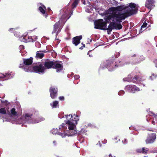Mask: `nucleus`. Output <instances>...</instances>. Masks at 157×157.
Masks as SVG:
<instances>
[{
  "label": "nucleus",
  "mask_w": 157,
  "mask_h": 157,
  "mask_svg": "<svg viewBox=\"0 0 157 157\" xmlns=\"http://www.w3.org/2000/svg\"><path fill=\"white\" fill-rule=\"evenodd\" d=\"M109 157H115V156L112 155L111 154H110L109 155Z\"/></svg>",
  "instance_id": "nucleus-51"
},
{
  "label": "nucleus",
  "mask_w": 157,
  "mask_h": 157,
  "mask_svg": "<svg viewBox=\"0 0 157 157\" xmlns=\"http://www.w3.org/2000/svg\"><path fill=\"white\" fill-rule=\"evenodd\" d=\"M14 76V73L12 72L6 73L5 74L0 73V78L3 79V80H7L12 78Z\"/></svg>",
  "instance_id": "nucleus-12"
},
{
  "label": "nucleus",
  "mask_w": 157,
  "mask_h": 157,
  "mask_svg": "<svg viewBox=\"0 0 157 157\" xmlns=\"http://www.w3.org/2000/svg\"><path fill=\"white\" fill-rule=\"evenodd\" d=\"M83 44V46H82L81 47L79 48V49L81 50H82L83 49V48L85 47V44Z\"/></svg>",
  "instance_id": "nucleus-42"
},
{
  "label": "nucleus",
  "mask_w": 157,
  "mask_h": 157,
  "mask_svg": "<svg viewBox=\"0 0 157 157\" xmlns=\"http://www.w3.org/2000/svg\"><path fill=\"white\" fill-rule=\"evenodd\" d=\"M53 144L54 146H56L57 144V142L56 140L53 141Z\"/></svg>",
  "instance_id": "nucleus-40"
},
{
  "label": "nucleus",
  "mask_w": 157,
  "mask_h": 157,
  "mask_svg": "<svg viewBox=\"0 0 157 157\" xmlns=\"http://www.w3.org/2000/svg\"><path fill=\"white\" fill-rule=\"evenodd\" d=\"M147 24V23L146 22H144L143 23V24L141 26V28L140 30V33H142L143 31L145 30V29H144V28L146 27Z\"/></svg>",
  "instance_id": "nucleus-25"
},
{
  "label": "nucleus",
  "mask_w": 157,
  "mask_h": 157,
  "mask_svg": "<svg viewBox=\"0 0 157 157\" xmlns=\"http://www.w3.org/2000/svg\"><path fill=\"white\" fill-rule=\"evenodd\" d=\"M122 142L124 144H127V140L126 139H124V140H122Z\"/></svg>",
  "instance_id": "nucleus-39"
},
{
  "label": "nucleus",
  "mask_w": 157,
  "mask_h": 157,
  "mask_svg": "<svg viewBox=\"0 0 157 157\" xmlns=\"http://www.w3.org/2000/svg\"><path fill=\"white\" fill-rule=\"evenodd\" d=\"M98 143H99V145H100V147H101V144H100V142H98Z\"/></svg>",
  "instance_id": "nucleus-54"
},
{
  "label": "nucleus",
  "mask_w": 157,
  "mask_h": 157,
  "mask_svg": "<svg viewBox=\"0 0 157 157\" xmlns=\"http://www.w3.org/2000/svg\"><path fill=\"white\" fill-rule=\"evenodd\" d=\"M89 52H90V51H89L88 52V55L90 57H92V56L91 55H90V54H89Z\"/></svg>",
  "instance_id": "nucleus-49"
},
{
  "label": "nucleus",
  "mask_w": 157,
  "mask_h": 157,
  "mask_svg": "<svg viewBox=\"0 0 157 157\" xmlns=\"http://www.w3.org/2000/svg\"><path fill=\"white\" fill-rule=\"evenodd\" d=\"M54 62L52 61H46L44 64L41 62H39L36 63V65L33 67V70L35 73L39 74H43L44 73L46 68L49 69L52 67H53Z\"/></svg>",
  "instance_id": "nucleus-3"
},
{
  "label": "nucleus",
  "mask_w": 157,
  "mask_h": 157,
  "mask_svg": "<svg viewBox=\"0 0 157 157\" xmlns=\"http://www.w3.org/2000/svg\"><path fill=\"white\" fill-rule=\"evenodd\" d=\"M119 56V53H118V54H117V57H118Z\"/></svg>",
  "instance_id": "nucleus-53"
},
{
  "label": "nucleus",
  "mask_w": 157,
  "mask_h": 157,
  "mask_svg": "<svg viewBox=\"0 0 157 157\" xmlns=\"http://www.w3.org/2000/svg\"><path fill=\"white\" fill-rule=\"evenodd\" d=\"M49 91L50 97L52 99L55 98L57 96V88L54 87H51Z\"/></svg>",
  "instance_id": "nucleus-17"
},
{
  "label": "nucleus",
  "mask_w": 157,
  "mask_h": 157,
  "mask_svg": "<svg viewBox=\"0 0 157 157\" xmlns=\"http://www.w3.org/2000/svg\"><path fill=\"white\" fill-rule=\"evenodd\" d=\"M48 10L49 11L51 10L50 9V8H48Z\"/></svg>",
  "instance_id": "nucleus-55"
},
{
  "label": "nucleus",
  "mask_w": 157,
  "mask_h": 157,
  "mask_svg": "<svg viewBox=\"0 0 157 157\" xmlns=\"http://www.w3.org/2000/svg\"><path fill=\"white\" fill-rule=\"evenodd\" d=\"M69 115H65V116H63V113H59L58 115V117L59 118H66L65 117V116L66 115H69ZM66 120H65V122H66V121L67 120V119H66Z\"/></svg>",
  "instance_id": "nucleus-31"
},
{
  "label": "nucleus",
  "mask_w": 157,
  "mask_h": 157,
  "mask_svg": "<svg viewBox=\"0 0 157 157\" xmlns=\"http://www.w3.org/2000/svg\"><path fill=\"white\" fill-rule=\"evenodd\" d=\"M8 31L12 33H14V35L15 36L17 37H20L18 35L16 34V32L15 31V29L13 28H11L10 29L8 30Z\"/></svg>",
  "instance_id": "nucleus-26"
},
{
  "label": "nucleus",
  "mask_w": 157,
  "mask_h": 157,
  "mask_svg": "<svg viewBox=\"0 0 157 157\" xmlns=\"http://www.w3.org/2000/svg\"><path fill=\"white\" fill-rule=\"evenodd\" d=\"M156 42V44L157 46V36L155 37L154 38Z\"/></svg>",
  "instance_id": "nucleus-46"
},
{
  "label": "nucleus",
  "mask_w": 157,
  "mask_h": 157,
  "mask_svg": "<svg viewBox=\"0 0 157 157\" xmlns=\"http://www.w3.org/2000/svg\"><path fill=\"white\" fill-rule=\"evenodd\" d=\"M157 77V75L156 74L152 73L151 75L150 76L149 78L151 80H153Z\"/></svg>",
  "instance_id": "nucleus-28"
},
{
  "label": "nucleus",
  "mask_w": 157,
  "mask_h": 157,
  "mask_svg": "<svg viewBox=\"0 0 157 157\" xmlns=\"http://www.w3.org/2000/svg\"><path fill=\"white\" fill-rule=\"evenodd\" d=\"M149 130V131H153V130Z\"/></svg>",
  "instance_id": "nucleus-56"
},
{
  "label": "nucleus",
  "mask_w": 157,
  "mask_h": 157,
  "mask_svg": "<svg viewBox=\"0 0 157 157\" xmlns=\"http://www.w3.org/2000/svg\"><path fill=\"white\" fill-rule=\"evenodd\" d=\"M136 4L134 3H131L129 4V5L128 6H122V10H124L125 12L129 13V15H131L136 13L138 11V9L135 8L136 7Z\"/></svg>",
  "instance_id": "nucleus-7"
},
{
  "label": "nucleus",
  "mask_w": 157,
  "mask_h": 157,
  "mask_svg": "<svg viewBox=\"0 0 157 157\" xmlns=\"http://www.w3.org/2000/svg\"><path fill=\"white\" fill-rule=\"evenodd\" d=\"M53 68L56 70L57 72H59L63 70V66L61 62L56 61L54 62Z\"/></svg>",
  "instance_id": "nucleus-11"
},
{
  "label": "nucleus",
  "mask_w": 157,
  "mask_h": 157,
  "mask_svg": "<svg viewBox=\"0 0 157 157\" xmlns=\"http://www.w3.org/2000/svg\"><path fill=\"white\" fill-rule=\"evenodd\" d=\"M154 62L155 64V67L157 68V60H155Z\"/></svg>",
  "instance_id": "nucleus-45"
},
{
  "label": "nucleus",
  "mask_w": 157,
  "mask_h": 157,
  "mask_svg": "<svg viewBox=\"0 0 157 157\" xmlns=\"http://www.w3.org/2000/svg\"><path fill=\"white\" fill-rule=\"evenodd\" d=\"M67 120L66 123H63L59 126V129L53 128L51 130L50 132L53 135L57 134L62 138H65L66 136H77L78 132L76 125L79 120L78 115L74 114L73 116L69 114L66 115Z\"/></svg>",
  "instance_id": "nucleus-2"
},
{
  "label": "nucleus",
  "mask_w": 157,
  "mask_h": 157,
  "mask_svg": "<svg viewBox=\"0 0 157 157\" xmlns=\"http://www.w3.org/2000/svg\"><path fill=\"white\" fill-rule=\"evenodd\" d=\"M118 141H120V139H119L118 140Z\"/></svg>",
  "instance_id": "nucleus-59"
},
{
  "label": "nucleus",
  "mask_w": 157,
  "mask_h": 157,
  "mask_svg": "<svg viewBox=\"0 0 157 157\" xmlns=\"http://www.w3.org/2000/svg\"><path fill=\"white\" fill-rule=\"evenodd\" d=\"M82 38L81 35L76 36L73 38L72 42L75 46H76L80 42V40Z\"/></svg>",
  "instance_id": "nucleus-20"
},
{
  "label": "nucleus",
  "mask_w": 157,
  "mask_h": 157,
  "mask_svg": "<svg viewBox=\"0 0 157 157\" xmlns=\"http://www.w3.org/2000/svg\"><path fill=\"white\" fill-rule=\"evenodd\" d=\"M0 100L1 101L2 103L4 105L6 106H7L10 104V103L6 100L3 101L1 99Z\"/></svg>",
  "instance_id": "nucleus-29"
},
{
  "label": "nucleus",
  "mask_w": 157,
  "mask_h": 157,
  "mask_svg": "<svg viewBox=\"0 0 157 157\" xmlns=\"http://www.w3.org/2000/svg\"><path fill=\"white\" fill-rule=\"evenodd\" d=\"M90 42H91L92 41V39H90Z\"/></svg>",
  "instance_id": "nucleus-58"
},
{
  "label": "nucleus",
  "mask_w": 157,
  "mask_h": 157,
  "mask_svg": "<svg viewBox=\"0 0 157 157\" xmlns=\"http://www.w3.org/2000/svg\"><path fill=\"white\" fill-rule=\"evenodd\" d=\"M37 37L36 36H29L27 35H23L19 37V40L21 41L25 42H33L36 40Z\"/></svg>",
  "instance_id": "nucleus-8"
},
{
  "label": "nucleus",
  "mask_w": 157,
  "mask_h": 157,
  "mask_svg": "<svg viewBox=\"0 0 157 157\" xmlns=\"http://www.w3.org/2000/svg\"><path fill=\"white\" fill-rule=\"evenodd\" d=\"M92 10V8L91 6H89L86 9V12L90 13Z\"/></svg>",
  "instance_id": "nucleus-30"
},
{
  "label": "nucleus",
  "mask_w": 157,
  "mask_h": 157,
  "mask_svg": "<svg viewBox=\"0 0 157 157\" xmlns=\"http://www.w3.org/2000/svg\"><path fill=\"white\" fill-rule=\"evenodd\" d=\"M44 54L42 51H37L35 57L36 59H42L44 56Z\"/></svg>",
  "instance_id": "nucleus-22"
},
{
  "label": "nucleus",
  "mask_w": 157,
  "mask_h": 157,
  "mask_svg": "<svg viewBox=\"0 0 157 157\" xmlns=\"http://www.w3.org/2000/svg\"><path fill=\"white\" fill-rule=\"evenodd\" d=\"M70 142V141L69 140L66 139L65 140V142L66 143H69Z\"/></svg>",
  "instance_id": "nucleus-48"
},
{
  "label": "nucleus",
  "mask_w": 157,
  "mask_h": 157,
  "mask_svg": "<svg viewBox=\"0 0 157 157\" xmlns=\"http://www.w3.org/2000/svg\"><path fill=\"white\" fill-rule=\"evenodd\" d=\"M118 137L119 136H116L114 137V138L113 139V140H117L118 138Z\"/></svg>",
  "instance_id": "nucleus-47"
},
{
  "label": "nucleus",
  "mask_w": 157,
  "mask_h": 157,
  "mask_svg": "<svg viewBox=\"0 0 157 157\" xmlns=\"http://www.w3.org/2000/svg\"><path fill=\"white\" fill-rule=\"evenodd\" d=\"M64 24H61L59 21L56 22L54 25L53 30L52 32V33L57 32L60 31L61 29V27Z\"/></svg>",
  "instance_id": "nucleus-15"
},
{
  "label": "nucleus",
  "mask_w": 157,
  "mask_h": 157,
  "mask_svg": "<svg viewBox=\"0 0 157 157\" xmlns=\"http://www.w3.org/2000/svg\"><path fill=\"white\" fill-rule=\"evenodd\" d=\"M156 138V135L155 133H152L148 138L146 140L147 144H151L153 143Z\"/></svg>",
  "instance_id": "nucleus-18"
},
{
  "label": "nucleus",
  "mask_w": 157,
  "mask_h": 157,
  "mask_svg": "<svg viewBox=\"0 0 157 157\" xmlns=\"http://www.w3.org/2000/svg\"><path fill=\"white\" fill-rule=\"evenodd\" d=\"M152 124L154 125L155 124V121H154V120L152 121Z\"/></svg>",
  "instance_id": "nucleus-50"
},
{
  "label": "nucleus",
  "mask_w": 157,
  "mask_h": 157,
  "mask_svg": "<svg viewBox=\"0 0 157 157\" xmlns=\"http://www.w3.org/2000/svg\"><path fill=\"white\" fill-rule=\"evenodd\" d=\"M59 99L62 101L64 100V97L63 96H61L59 97Z\"/></svg>",
  "instance_id": "nucleus-43"
},
{
  "label": "nucleus",
  "mask_w": 157,
  "mask_h": 157,
  "mask_svg": "<svg viewBox=\"0 0 157 157\" xmlns=\"http://www.w3.org/2000/svg\"><path fill=\"white\" fill-rule=\"evenodd\" d=\"M79 78V75H76L74 76V78L75 79H78Z\"/></svg>",
  "instance_id": "nucleus-38"
},
{
  "label": "nucleus",
  "mask_w": 157,
  "mask_h": 157,
  "mask_svg": "<svg viewBox=\"0 0 157 157\" xmlns=\"http://www.w3.org/2000/svg\"><path fill=\"white\" fill-rule=\"evenodd\" d=\"M125 11L122 10L121 6L112 7L107 10V13L109 15L105 17V20L106 23H110L104 30H107L108 34H110L113 29H120L122 28V26L120 23L122 20L128 17L130 14Z\"/></svg>",
  "instance_id": "nucleus-1"
},
{
  "label": "nucleus",
  "mask_w": 157,
  "mask_h": 157,
  "mask_svg": "<svg viewBox=\"0 0 157 157\" xmlns=\"http://www.w3.org/2000/svg\"><path fill=\"white\" fill-rule=\"evenodd\" d=\"M82 3L84 5H85L86 4V2H85V1H83V2H82Z\"/></svg>",
  "instance_id": "nucleus-52"
},
{
  "label": "nucleus",
  "mask_w": 157,
  "mask_h": 157,
  "mask_svg": "<svg viewBox=\"0 0 157 157\" xmlns=\"http://www.w3.org/2000/svg\"><path fill=\"white\" fill-rule=\"evenodd\" d=\"M38 5L39 6L38 9L40 12L46 18L48 15L46 11V9L45 6L41 3L38 4Z\"/></svg>",
  "instance_id": "nucleus-13"
},
{
  "label": "nucleus",
  "mask_w": 157,
  "mask_h": 157,
  "mask_svg": "<svg viewBox=\"0 0 157 157\" xmlns=\"http://www.w3.org/2000/svg\"><path fill=\"white\" fill-rule=\"evenodd\" d=\"M139 57V56L136 54H131L130 55V59L131 64H135L139 63L140 62L138 60Z\"/></svg>",
  "instance_id": "nucleus-14"
},
{
  "label": "nucleus",
  "mask_w": 157,
  "mask_h": 157,
  "mask_svg": "<svg viewBox=\"0 0 157 157\" xmlns=\"http://www.w3.org/2000/svg\"><path fill=\"white\" fill-rule=\"evenodd\" d=\"M124 64L121 61L115 62L114 60L109 59L102 63L100 68L104 69L106 68L110 71H112L115 70L117 67L123 66Z\"/></svg>",
  "instance_id": "nucleus-4"
},
{
  "label": "nucleus",
  "mask_w": 157,
  "mask_h": 157,
  "mask_svg": "<svg viewBox=\"0 0 157 157\" xmlns=\"http://www.w3.org/2000/svg\"><path fill=\"white\" fill-rule=\"evenodd\" d=\"M50 105L52 108H56L59 106L58 102L57 101H54L50 103Z\"/></svg>",
  "instance_id": "nucleus-23"
},
{
  "label": "nucleus",
  "mask_w": 157,
  "mask_h": 157,
  "mask_svg": "<svg viewBox=\"0 0 157 157\" xmlns=\"http://www.w3.org/2000/svg\"><path fill=\"white\" fill-rule=\"evenodd\" d=\"M73 13V11L71 10V8H68L67 6L61 9L60 11V13L59 15L60 17L59 21L61 24H64L66 21L70 17Z\"/></svg>",
  "instance_id": "nucleus-5"
},
{
  "label": "nucleus",
  "mask_w": 157,
  "mask_h": 157,
  "mask_svg": "<svg viewBox=\"0 0 157 157\" xmlns=\"http://www.w3.org/2000/svg\"><path fill=\"white\" fill-rule=\"evenodd\" d=\"M24 64H21L19 66L20 68H23L24 70L27 72H30L32 71V68L29 66L32 63L33 58L30 57L28 59H23Z\"/></svg>",
  "instance_id": "nucleus-6"
},
{
  "label": "nucleus",
  "mask_w": 157,
  "mask_h": 157,
  "mask_svg": "<svg viewBox=\"0 0 157 157\" xmlns=\"http://www.w3.org/2000/svg\"><path fill=\"white\" fill-rule=\"evenodd\" d=\"M129 128L130 129H133L135 130H136V128L133 126L130 127Z\"/></svg>",
  "instance_id": "nucleus-41"
},
{
  "label": "nucleus",
  "mask_w": 157,
  "mask_h": 157,
  "mask_svg": "<svg viewBox=\"0 0 157 157\" xmlns=\"http://www.w3.org/2000/svg\"><path fill=\"white\" fill-rule=\"evenodd\" d=\"M36 46L38 48H40L41 47V45L38 42H36L35 44Z\"/></svg>",
  "instance_id": "nucleus-35"
},
{
  "label": "nucleus",
  "mask_w": 157,
  "mask_h": 157,
  "mask_svg": "<svg viewBox=\"0 0 157 157\" xmlns=\"http://www.w3.org/2000/svg\"><path fill=\"white\" fill-rule=\"evenodd\" d=\"M137 79V76H135L132 78L131 75H128L127 77L124 78L123 80L124 82L127 81L129 82H133L134 83H138Z\"/></svg>",
  "instance_id": "nucleus-16"
},
{
  "label": "nucleus",
  "mask_w": 157,
  "mask_h": 157,
  "mask_svg": "<svg viewBox=\"0 0 157 157\" xmlns=\"http://www.w3.org/2000/svg\"><path fill=\"white\" fill-rule=\"evenodd\" d=\"M74 75V73H71V75Z\"/></svg>",
  "instance_id": "nucleus-57"
},
{
  "label": "nucleus",
  "mask_w": 157,
  "mask_h": 157,
  "mask_svg": "<svg viewBox=\"0 0 157 157\" xmlns=\"http://www.w3.org/2000/svg\"><path fill=\"white\" fill-rule=\"evenodd\" d=\"M154 0H147L145 2V6L147 8L151 10L153 7L154 6Z\"/></svg>",
  "instance_id": "nucleus-19"
},
{
  "label": "nucleus",
  "mask_w": 157,
  "mask_h": 157,
  "mask_svg": "<svg viewBox=\"0 0 157 157\" xmlns=\"http://www.w3.org/2000/svg\"><path fill=\"white\" fill-rule=\"evenodd\" d=\"M0 113L3 114V115L7 114L5 108H1L0 109Z\"/></svg>",
  "instance_id": "nucleus-27"
},
{
  "label": "nucleus",
  "mask_w": 157,
  "mask_h": 157,
  "mask_svg": "<svg viewBox=\"0 0 157 157\" xmlns=\"http://www.w3.org/2000/svg\"><path fill=\"white\" fill-rule=\"evenodd\" d=\"M107 142V140L106 139H105L103 141H102V143L103 144H105Z\"/></svg>",
  "instance_id": "nucleus-44"
},
{
  "label": "nucleus",
  "mask_w": 157,
  "mask_h": 157,
  "mask_svg": "<svg viewBox=\"0 0 157 157\" xmlns=\"http://www.w3.org/2000/svg\"><path fill=\"white\" fill-rule=\"evenodd\" d=\"M79 0H71L69 4L71 6V8L74 9L76 7L77 5Z\"/></svg>",
  "instance_id": "nucleus-21"
},
{
  "label": "nucleus",
  "mask_w": 157,
  "mask_h": 157,
  "mask_svg": "<svg viewBox=\"0 0 157 157\" xmlns=\"http://www.w3.org/2000/svg\"><path fill=\"white\" fill-rule=\"evenodd\" d=\"M148 151V149L145 147L143 148V153H147Z\"/></svg>",
  "instance_id": "nucleus-32"
},
{
  "label": "nucleus",
  "mask_w": 157,
  "mask_h": 157,
  "mask_svg": "<svg viewBox=\"0 0 157 157\" xmlns=\"http://www.w3.org/2000/svg\"><path fill=\"white\" fill-rule=\"evenodd\" d=\"M87 132V131L85 129H82L79 132V134H86V132Z\"/></svg>",
  "instance_id": "nucleus-33"
},
{
  "label": "nucleus",
  "mask_w": 157,
  "mask_h": 157,
  "mask_svg": "<svg viewBox=\"0 0 157 157\" xmlns=\"http://www.w3.org/2000/svg\"><path fill=\"white\" fill-rule=\"evenodd\" d=\"M136 151L138 153H143V148L142 149H138L136 150Z\"/></svg>",
  "instance_id": "nucleus-37"
},
{
  "label": "nucleus",
  "mask_w": 157,
  "mask_h": 157,
  "mask_svg": "<svg viewBox=\"0 0 157 157\" xmlns=\"http://www.w3.org/2000/svg\"><path fill=\"white\" fill-rule=\"evenodd\" d=\"M94 28L97 29L104 30L106 29V22L102 19H100L94 22Z\"/></svg>",
  "instance_id": "nucleus-9"
},
{
  "label": "nucleus",
  "mask_w": 157,
  "mask_h": 157,
  "mask_svg": "<svg viewBox=\"0 0 157 157\" xmlns=\"http://www.w3.org/2000/svg\"><path fill=\"white\" fill-rule=\"evenodd\" d=\"M19 49L20 50V52L21 53V50L24 49V47L23 45H20L19 46Z\"/></svg>",
  "instance_id": "nucleus-36"
},
{
  "label": "nucleus",
  "mask_w": 157,
  "mask_h": 157,
  "mask_svg": "<svg viewBox=\"0 0 157 157\" xmlns=\"http://www.w3.org/2000/svg\"><path fill=\"white\" fill-rule=\"evenodd\" d=\"M124 94V90L120 91L118 93V94L121 96L123 95Z\"/></svg>",
  "instance_id": "nucleus-34"
},
{
  "label": "nucleus",
  "mask_w": 157,
  "mask_h": 157,
  "mask_svg": "<svg viewBox=\"0 0 157 157\" xmlns=\"http://www.w3.org/2000/svg\"><path fill=\"white\" fill-rule=\"evenodd\" d=\"M125 90L128 92L133 94L139 91L140 89L134 85H128L126 86L124 88Z\"/></svg>",
  "instance_id": "nucleus-10"
},
{
  "label": "nucleus",
  "mask_w": 157,
  "mask_h": 157,
  "mask_svg": "<svg viewBox=\"0 0 157 157\" xmlns=\"http://www.w3.org/2000/svg\"><path fill=\"white\" fill-rule=\"evenodd\" d=\"M137 81H138V83H136L137 84H140L141 85H142L143 87L145 86L144 84L143 83V81H144V79L142 78H138L137 76Z\"/></svg>",
  "instance_id": "nucleus-24"
}]
</instances>
